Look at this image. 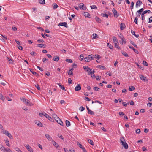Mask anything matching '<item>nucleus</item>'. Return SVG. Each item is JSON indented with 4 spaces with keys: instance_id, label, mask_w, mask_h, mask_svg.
I'll return each instance as SVG.
<instances>
[{
    "instance_id": "nucleus-40",
    "label": "nucleus",
    "mask_w": 152,
    "mask_h": 152,
    "mask_svg": "<svg viewBox=\"0 0 152 152\" xmlns=\"http://www.w3.org/2000/svg\"><path fill=\"white\" fill-rule=\"evenodd\" d=\"M97 36V35L95 33H94L93 34V39H96Z\"/></svg>"
},
{
    "instance_id": "nucleus-17",
    "label": "nucleus",
    "mask_w": 152,
    "mask_h": 152,
    "mask_svg": "<svg viewBox=\"0 0 152 152\" xmlns=\"http://www.w3.org/2000/svg\"><path fill=\"white\" fill-rule=\"evenodd\" d=\"M29 70H30V71L31 72H32V73L34 75L36 76H38V75H39L36 72L33 71V70L31 69H29Z\"/></svg>"
},
{
    "instance_id": "nucleus-19",
    "label": "nucleus",
    "mask_w": 152,
    "mask_h": 152,
    "mask_svg": "<svg viewBox=\"0 0 152 152\" xmlns=\"http://www.w3.org/2000/svg\"><path fill=\"white\" fill-rule=\"evenodd\" d=\"M140 79L142 80L145 81L146 80V78L143 75H141L140 76Z\"/></svg>"
},
{
    "instance_id": "nucleus-44",
    "label": "nucleus",
    "mask_w": 152,
    "mask_h": 152,
    "mask_svg": "<svg viewBox=\"0 0 152 152\" xmlns=\"http://www.w3.org/2000/svg\"><path fill=\"white\" fill-rule=\"evenodd\" d=\"M136 48H137V45L132 41H131L130 42Z\"/></svg>"
},
{
    "instance_id": "nucleus-53",
    "label": "nucleus",
    "mask_w": 152,
    "mask_h": 152,
    "mask_svg": "<svg viewBox=\"0 0 152 152\" xmlns=\"http://www.w3.org/2000/svg\"><path fill=\"white\" fill-rule=\"evenodd\" d=\"M143 64L145 66H147L148 65V63L145 61H144L142 62Z\"/></svg>"
},
{
    "instance_id": "nucleus-7",
    "label": "nucleus",
    "mask_w": 152,
    "mask_h": 152,
    "mask_svg": "<svg viewBox=\"0 0 152 152\" xmlns=\"http://www.w3.org/2000/svg\"><path fill=\"white\" fill-rule=\"evenodd\" d=\"M79 7L83 10H85L86 8L84 7V4L83 3H81L79 4Z\"/></svg>"
},
{
    "instance_id": "nucleus-24",
    "label": "nucleus",
    "mask_w": 152,
    "mask_h": 152,
    "mask_svg": "<svg viewBox=\"0 0 152 152\" xmlns=\"http://www.w3.org/2000/svg\"><path fill=\"white\" fill-rule=\"evenodd\" d=\"M52 117L55 119V120H56L59 117H58L57 115L55 114H52Z\"/></svg>"
},
{
    "instance_id": "nucleus-63",
    "label": "nucleus",
    "mask_w": 152,
    "mask_h": 152,
    "mask_svg": "<svg viewBox=\"0 0 152 152\" xmlns=\"http://www.w3.org/2000/svg\"><path fill=\"white\" fill-rule=\"evenodd\" d=\"M11 150L9 149V148H5V149L4 151H6L7 152H10V151H11Z\"/></svg>"
},
{
    "instance_id": "nucleus-57",
    "label": "nucleus",
    "mask_w": 152,
    "mask_h": 152,
    "mask_svg": "<svg viewBox=\"0 0 152 152\" xmlns=\"http://www.w3.org/2000/svg\"><path fill=\"white\" fill-rule=\"evenodd\" d=\"M134 5V2L133 1L131 3V6H130V8H131V10H132L133 9Z\"/></svg>"
},
{
    "instance_id": "nucleus-42",
    "label": "nucleus",
    "mask_w": 152,
    "mask_h": 152,
    "mask_svg": "<svg viewBox=\"0 0 152 152\" xmlns=\"http://www.w3.org/2000/svg\"><path fill=\"white\" fill-rule=\"evenodd\" d=\"M121 53L125 57H127L128 56L127 53L125 52H121Z\"/></svg>"
},
{
    "instance_id": "nucleus-36",
    "label": "nucleus",
    "mask_w": 152,
    "mask_h": 152,
    "mask_svg": "<svg viewBox=\"0 0 152 152\" xmlns=\"http://www.w3.org/2000/svg\"><path fill=\"white\" fill-rule=\"evenodd\" d=\"M135 89V88L133 86H131V87H129V91H132L134 90Z\"/></svg>"
},
{
    "instance_id": "nucleus-38",
    "label": "nucleus",
    "mask_w": 152,
    "mask_h": 152,
    "mask_svg": "<svg viewBox=\"0 0 152 152\" xmlns=\"http://www.w3.org/2000/svg\"><path fill=\"white\" fill-rule=\"evenodd\" d=\"M88 141L91 145H94L93 141L92 140H91L89 139L88 140Z\"/></svg>"
},
{
    "instance_id": "nucleus-8",
    "label": "nucleus",
    "mask_w": 152,
    "mask_h": 152,
    "mask_svg": "<svg viewBox=\"0 0 152 152\" xmlns=\"http://www.w3.org/2000/svg\"><path fill=\"white\" fill-rule=\"evenodd\" d=\"M142 3L140 0H138L136 2V7L138 8L141 5Z\"/></svg>"
},
{
    "instance_id": "nucleus-4",
    "label": "nucleus",
    "mask_w": 152,
    "mask_h": 152,
    "mask_svg": "<svg viewBox=\"0 0 152 152\" xmlns=\"http://www.w3.org/2000/svg\"><path fill=\"white\" fill-rule=\"evenodd\" d=\"M39 115L41 117H42L43 116H45L47 118L51 121H52L53 120L52 118L49 115L47 114L45 112H43L42 113H39Z\"/></svg>"
},
{
    "instance_id": "nucleus-34",
    "label": "nucleus",
    "mask_w": 152,
    "mask_h": 152,
    "mask_svg": "<svg viewBox=\"0 0 152 152\" xmlns=\"http://www.w3.org/2000/svg\"><path fill=\"white\" fill-rule=\"evenodd\" d=\"M139 10H138L136 12V14L137 15V17L140 16L142 13L140 12H139Z\"/></svg>"
},
{
    "instance_id": "nucleus-48",
    "label": "nucleus",
    "mask_w": 152,
    "mask_h": 152,
    "mask_svg": "<svg viewBox=\"0 0 152 152\" xmlns=\"http://www.w3.org/2000/svg\"><path fill=\"white\" fill-rule=\"evenodd\" d=\"M15 150L18 152H22L21 150L18 148L16 147L15 148Z\"/></svg>"
},
{
    "instance_id": "nucleus-56",
    "label": "nucleus",
    "mask_w": 152,
    "mask_h": 152,
    "mask_svg": "<svg viewBox=\"0 0 152 152\" xmlns=\"http://www.w3.org/2000/svg\"><path fill=\"white\" fill-rule=\"evenodd\" d=\"M137 20H138V18H137V17H136L134 19V21L135 23L137 24H138Z\"/></svg>"
},
{
    "instance_id": "nucleus-45",
    "label": "nucleus",
    "mask_w": 152,
    "mask_h": 152,
    "mask_svg": "<svg viewBox=\"0 0 152 152\" xmlns=\"http://www.w3.org/2000/svg\"><path fill=\"white\" fill-rule=\"evenodd\" d=\"M68 82L69 84H71L72 83V81L71 78H69L68 80Z\"/></svg>"
},
{
    "instance_id": "nucleus-61",
    "label": "nucleus",
    "mask_w": 152,
    "mask_h": 152,
    "mask_svg": "<svg viewBox=\"0 0 152 152\" xmlns=\"http://www.w3.org/2000/svg\"><path fill=\"white\" fill-rule=\"evenodd\" d=\"M140 130L139 129H138L136 130V133H140Z\"/></svg>"
},
{
    "instance_id": "nucleus-23",
    "label": "nucleus",
    "mask_w": 152,
    "mask_h": 152,
    "mask_svg": "<svg viewBox=\"0 0 152 152\" xmlns=\"http://www.w3.org/2000/svg\"><path fill=\"white\" fill-rule=\"evenodd\" d=\"M59 59V58L58 56H56L53 58V60L55 61H58Z\"/></svg>"
},
{
    "instance_id": "nucleus-54",
    "label": "nucleus",
    "mask_w": 152,
    "mask_h": 152,
    "mask_svg": "<svg viewBox=\"0 0 152 152\" xmlns=\"http://www.w3.org/2000/svg\"><path fill=\"white\" fill-rule=\"evenodd\" d=\"M37 42L39 43H43L44 42V41L43 39H38L37 40Z\"/></svg>"
},
{
    "instance_id": "nucleus-30",
    "label": "nucleus",
    "mask_w": 152,
    "mask_h": 152,
    "mask_svg": "<svg viewBox=\"0 0 152 152\" xmlns=\"http://www.w3.org/2000/svg\"><path fill=\"white\" fill-rule=\"evenodd\" d=\"M107 45L108 47L110 49L113 50V46L110 44L107 43Z\"/></svg>"
},
{
    "instance_id": "nucleus-13",
    "label": "nucleus",
    "mask_w": 152,
    "mask_h": 152,
    "mask_svg": "<svg viewBox=\"0 0 152 152\" xmlns=\"http://www.w3.org/2000/svg\"><path fill=\"white\" fill-rule=\"evenodd\" d=\"M56 120L57 123L59 124L61 126H63V122L59 118Z\"/></svg>"
},
{
    "instance_id": "nucleus-21",
    "label": "nucleus",
    "mask_w": 152,
    "mask_h": 152,
    "mask_svg": "<svg viewBox=\"0 0 152 152\" xmlns=\"http://www.w3.org/2000/svg\"><path fill=\"white\" fill-rule=\"evenodd\" d=\"M58 85L59 86L60 88L62 90L66 91L65 90V87L64 86L61 85L60 83H58Z\"/></svg>"
},
{
    "instance_id": "nucleus-10",
    "label": "nucleus",
    "mask_w": 152,
    "mask_h": 152,
    "mask_svg": "<svg viewBox=\"0 0 152 152\" xmlns=\"http://www.w3.org/2000/svg\"><path fill=\"white\" fill-rule=\"evenodd\" d=\"M75 90L76 91H79L81 89V87L80 84H78L77 86L75 88Z\"/></svg>"
},
{
    "instance_id": "nucleus-2",
    "label": "nucleus",
    "mask_w": 152,
    "mask_h": 152,
    "mask_svg": "<svg viewBox=\"0 0 152 152\" xmlns=\"http://www.w3.org/2000/svg\"><path fill=\"white\" fill-rule=\"evenodd\" d=\"M83 69L85 70L88 72V75H91L92 72H93L94 69H90L89 67L87 66H84Z\"/></svg>"
},
{
    "instance_id": "nucleus-5",
    "label": "nucleus",
    "mask_w": 152,
    "mask_h": 152,
    "mask_svg": "<svg viewBox=\"0 0 152 152\" xmlns=\"http://www.w3.org/2000/svg\"><path fill=\"white\" fill-rule=\"evenodd\" d=\"M93 56L94 55L92 54L89 55L87 57L85 58H84V60L86 61L87 62H89L91 60H92L94 59V57H93Z\"/></svg>"
},
{
    "instance_id": "nucleus-46",
    "label": "nucleus",
    "mask_w": 152,
    "mask_h": 152,
    "mask_svg": "<svg viewBox=\"0 0 152 152\" xmlns=\"http://www.w3.org/2000/svg\"><path fill=\"white\" fill-rule=\"evenodd\" d=\"M115 47L117 48L118 49H120V47L118 45V43H115Z\"/></svg>"
},
{
    "instance_id": "nucleus-58",
    "label": "nucleus",
    "mask_w": 152,
    "mask_h": 152,
    "mask_svg": "<svg viewBox=\"0 0 152 152\" xmlns=\"http://www.w3.org/2000/svg\"><path fill=\"white\" fill-rule=\"evenodd\" d=\"M119 37L121 38V39L123 41H124V37L123 36L122 34H120V36H119Z\"/></svg>"
},
{
    "instance_id": "nucleus-3",
    "label": "nucleus",
    "mask_w": 152,
    "mask_h": 152,
    "mask_svg": "<svg viewBox=\"0 0 152 152\" xmlns=\"http://www.w3.org/2000/svg\"><path fill=\"white\" fill-rule=\"evenodd\" d=\"M20 99L23 101L25 104L27 106H32L33 104L31 102H30V101L28 102L27 99H25V98H20Z\"/></svg>"
},
{
    "instance_id": "nucleus-41",
    "label": "nucleus",
    "mask_w": 152,
    "mask_h": 152,
    "mask_svg": "<svg viewBox=\"0 0 152 152\" xmlns=\"http://www.w3.org/2000/svg\"><path fill=\"white\" fill-rule=\"evenodd\" d=\"M2 132L3 134H5L7 136V134L8 133H9V132L7 130H3Z\"/></svg>"
},
{
    "instance_id": "nucleus-35",
    "label": "nucleus",
    "mask_w": 152,
    "mask_h": 152,
    "mask_svg": "<svg viewBox=\"0 0 152 152\" xmlns=\"http://www.w3.org/2000/svg\"><path fill=\"white\" fill-rule=\"evenodd\" d=\"M95 71L94 70L93 72H92V73H91V76L92 78H95V76L94 74V73H95Z\"/></svg>"
},
{
    "instance_id": "nucleus-52",
    "label": "nucleus",
    "mask_w": 152,
    "mask_h": 152,
    "mask_svg": "<svg viewBox=\"0 0 152 152\" xmlns=\"http://www.w3.org/2000/svg\"><path fill=\"white\" fill-rule=\"evenodd\" d=\"M66 61L67 62L70 63H72L73 62L72 59H66Z\"/></svg>"
},
{
    "instance_id": "nucleus-60",
    "label": "nucleus",
    "mask_w": 152,
    "mask_h": 152,
    "mask_svg": "<svg viewBox=\"0 0 152 152\" xmlns=\"http://www.w3.org/2000/svg\"><path fill=\"white\" fill-rule=\"evenodd\" d=\"M142 149L143 151H147V149L144 146H143L142 148Z\"/></svg>"
},
{
    "instance_id": "nucleus-32",
    "label": "nucleus",
    "mask_w": 152,
    "mask_h": 152,
    "mask_svg": "<svg viewBox=\"0 0 152 152\" xmlns=\"http://www.w3.org/2000/svg\"><path fill=\"white\" fill-rule=\"evenodd\" d=\"M6 148L2 145H0V149L2 151H4Z\"/></svg>"
},
{
    "instance_id": "nucleus-6",
    "label": "nucleus",
    "mask_w": 152,
    "mask_h": 152,
    "mask_svg": "<svg viewBox=\"0 0 152 152\" xmlns=\"http://www.w3.org/2000/svg\"><path fill=\"white\" fill-rule=\"evenodd\" d=\"M112 12L114 14V15L115 17L117 18L119 16V13L114 8L113 9Z\"/></svg>"
},
{
    "instance_id": "nucleus-12",
    "label": "nucleus",
    "mask_w": 152,
    "mask_h": 152,
    "mask_svg": "<svg viewBox=\"0 0 152 152\" xmlns=\"http://www.w3.org/2000/svg\"><path fill=\"white\" fill-rule=\"evenodd\" d=\"M129 48L132 49L134 51V52L138 54L139 53V52H138V51L136 49L134 48L132 46L129 45Z\"/></svg>"
},
{
    "instance_id": "nucleus-15",
    "label": "nucleus",
    "mask_w": 152,
    "mask_h": 152,
    "mask_svg": "<svg viewBox=\"0 0 152 152\" xmlns=\"http://www.w3.org/2000/svg\"><path fill=\"white\" fill-rule=\"evenodd\" d=\"M45 136L49 141H51L52 140V141H53V140L52 139V137L48 134H46L45 135Z\"/></svg>"
},
{
    "instance_id": "nucleus-62",
    "label": "nucleus",
    "mask_w": 152,
    "mask_h": 152,
    "mask_svg": "<svg viewBox=\"0 0 152 152\" xmlns=\"http://www.w3.org/2000/svg\"><path fill=\"white\" fill-rule=\"evenodd\" d=\"M80 61H82L83 59V58H84V56L83 55H81L80 56Z\"/></svg>"
},
{
    "instance_id": "nucleus-31",
    "label": "nucleus",
    "mask_w": 152,
    "mask_h": 152,
    "mask_svg": "<svg viewBox=\"0 0 152 152\" xmlns=\"http://www.w3.org/2000/svg\"><path fill=\"white\" fill-rule=\"evenodd\" d=\"M39 3L41 4H45V0H39Z\"/></svg>"
},
{
    "instance_id": "nucleus-33",
    "label": "nucleus",
    "mask_w": 152,
    "mask_h": 152,
    "mask_svg": "<svg viewBox=\"0 0 152 152\" xmlns=\"http://www.w3.org/2000/svg\"><path fill=\"white\" fill-rule=\"evenodd\" d=\"M53 145L56 148H58L59 147V145L56 143L55 141H53Z\"/></svg>"
},
{
    "instance_id": "nucleus-20",
    "label": "nucleus",
    "mask_w": 152,
    "mask_h": 152,
    "mask_svg": "<svg viewBox=\"0 0 152 152\" xmlns=\"http://www.w3.org/2000/svg\"><path fill=\"white\" fill-rule=\"evenodd\" d=\"M113 40L114 43H118V41L117 38L115 37H113Z\"/></svg>"
},
{
    "instance_id": "nucleus-9",
    "label": "nucleus",
    "mask_w": 152,
    "mask_h": 152,
    "mask_svg": "<svg viewBox=\"0 0 152 152\" xmlns=\"http://www.w3.org/2000/svg\"><path fill=\"white\" fill-rule=\"evenodd\" d=\"M25 147L27 150L30 152H33V150L29 145H27L25 146Z\"/></svg>"
},
{
    "instance_id": "nucleus-16",
    "label": "nucleus",
    "mask_w": 152,
    "mask_h": 152,
    "mask_svg": "<svg viewBox=\"0 0 152 152\" xmlns=\"http://www.w3.org/2000/svg\"><path fill=\"white\" fill-rule=\"evenodd\" d=\"M46 45L44 44H41L37 45V46L39 48H44L46 47Z\"/></svg>"
},
{
    "instance_id": "nucleus-27",
    "label": "nucleus",
    "mask_w": 152,
    "mask_h": 152,
    "mask_svg": "<svg viewBox=\"0 0 152 152\" xmlns=\"http://www.w3.org/2000/svg\"><path fill=\"white\" fill-rule=\"evenodd\" d=\"M95 19L96 21L98 23H101V20L100 18H99L98 17L96 16L95 17Z\"/></svg>"
},
{
    "instance_id": "nucleus-49",
    "label": "nucleus",
    "mask_w": 152,
    "mask_h": 152,
    "mask_svg": "<svg viewBox=\"0 0 152 152\" xmlns=\"http://www.w3.org/2000/svg\"><path fill=\"white\" fill-rule=\"evenodd\" d=\"M88 114L91 115H93L94 114V112L91 110H90L88 111Z\"/></svg>"
},
{
    "instance_id": "nucleus-39",
    "label": "nucleus",
    "mask_w": 152,
    "mask_h": 152,
    "mask_svg": "<svg viewBox=\"0 0 152 152\" xmlns=\"http://www.w3.org/2000/svg\"><path fill=\"white\" fill-rule=\"evenodd\" d=\"M94 58H98V59L101 58L100 56L98 55H95L94 56Z\"/></svg>"
},
{
    "instance_id": "nucleus-28",
    "label": "nucleus",
    "mask_w": 152,
    "mask_h": 152,
    "mask_svg": "<svg viewBox=\"0 0 152 152\" xmlns=\"http://www.w3.org/2000/svg\"><path fill=\"white\" fill-rule=\"evenodd\" d=\"M58 136L59 138L61 139L63 141L64 140V137L61 134H58Z\"/></svg>"
},
{
    "instance_id": "nucleus-59",
    "label": "nucleus",
    "mask_w": 152,
    "mask_h": 152,
    "mask_svg": "<svg viewBox=\"0 0 152 152\" xmlns=\"http://www.w3.org/2000/svg\"><path fill=\"white\" fill-rule=\"evenodd\" d=\"M8 58V60L9 61V62L10 63L12 64L13 63V61L12 59L9 58Z\"/></svg>"
},
{
    "instance_id": "nucleus-18",
    "label": "nucleus",
    "mask_w": 152,
    "mask_h": 152,
    "mask_svg": "<svg viewBox=\"0 0 152 152\" xmlns=\"http://www.w3.org/2000/svg\"><path fill=\"white\" fill-rule=\"evenodd\" d=\"M83 15L86 17H90V14L87 12H85L83 13Z\"/></svg>"
},
{
    "instance_id": "nucleus-26",
    "label": "nucleus",
    "mask_w": 152,
    "mask_h": 152,
    "mask_svg": "<svg viewBox=\"0 0 152 152\" xmlns=\"http://www.w3.org/2000/svg\"><path fill=\"white\" fill-rule=\"evenodd\" d=\"M97 67L99 69H102L103 70L105 69L106 68L104 66L102 65H98L97 66Z\"/></svg>"
},
{
    "instance_id": "nucleus-64",
    "label": "nucleus",
    "mask_w": 152,
    "mask_h": 152,
    "mask_svg": "<svg viewBox=\"0 0 152 152\" xmlns=\"http://www.w3.org/2000/svg\"><path fill=\"white\" fill-rule=\"evenodd\" d=\"M152 22V16H151L149 18V23H150Z\"/></svg>"
},
{
    "instance_id": "nucleus-25",
    "label": "nucleus",
    "mask_w": 152,
    "mask_h": 152,
    "mask_svg": "<svg viewBox=\"0 0 152 152\" xmlns=\"http://www.w3.org/2000/svg\"><path fill=\"white\" fill-rule=\"evenodd\" d=\"M4 141L7 145L9 147H10V142L8 140V139L5 140Z\"/></svg>"
},
{
    "instance_id": "nucleus-1",
    "label": "nucleus",
    "mask_w": 152,
    "mask_h": 152,
    "mask_svg": "<svg viewBox=\"0 0 152 152\" xmlns=\"http://www.w3.org/2000/svg\"><path fill=\"white\" fill-rule=\"evenodd\" d=\"M120 142L121 143L122 145L124 146L125 149L128 148V146L127 143L125 140L124 139L123 137H121L120 138Z\"/></svg>"
},
{
    "instance_id": "nucleus-14",
    "label": "nucleus",
    "mask_w": 152,
    "mask_h": 152,
    "mask_svg": "<svg viewBox=\"0 0 152 152\" xmlns=\"http://www.w3.org/2000/svg\"><path fill=\"white\" fill-rule=\"evenodd\" d=\"M120 29L121 30H123L125 28L126 26L125 24L124 23H122L120 24Z\"/></svg>"
},
{
    "instance_id": "nucleus-11",
    "label": "nucleus",
    "mask_w": 152,
    "mask_h": 152,
    "mask_svg": "<svg viewBox=\"0 0 152 152\" xmlns=\"http://www.w3.org/2000/svg\"><path fill=\"white\" fill-rule=\"evenodd\" d=\"M59 25L63 26L66 28H67L68 27L67 24L66 22L60 23L59 24Z\"/></svg>"
},
{
    "instance_id": "nucleus-22",
    "label": "nucleus",
    "mask_w": 152,
    "mask_h": 152,
    "mask_svg": "<svg viewBox=\"0 0 152 152\" xmlns=\"http://www.w3.org/2000/svg\"><path fill=\"white\" fill-rule=\"evenodd\" d=\"M35 123L40 127H42V123L39 121H37Z\"/></svg>"
},
{
    "instance_id": "nucleus-47",
    "label": "nucleus",
    "mask_w": 152,
    "mask_h": 152,
    "mask_svg": "<svg viewBox=\"0 0 152 152\" xmlns=\"http://www.w3.org/2000/svg\"><path fill=\"white\" fill-rule=\"evenodd\" d=\"M53 9H56L58 7V6L56 4L54 3L53 5Z\"/></svg>"
},
{
    "instance_id": "nucleus-51",
    "label": "nucleus",
    "mask_w": 152,
    "mask_h": 152,
    "mask_svg": "<svg viewBox=\"0 0 152 152\" xmlns=\"http://www.w3.org/2000/svg\"><path fill=\"white\" fill-rule=\"evenodd\" d=\"M79 109L81 111H82L84 110L85 108L82 106H81L80 107Z\"/></svg>"
},
{
    "instance_id": "nucleus-55",
    "label": "nucleus",
    "mask_w": 152,
    "mask_h": 152,
    "mask_svg": "<svg viewBox=\"0 0 152 152\" xmlns=\"http://www.w3.org/2000/svg\"><path fill=\"white\" fill-rule=\"evenodd\" d=\"M101 15L104 17H106L107 18H108V15L105 13H102L101 14Z\"/></svg>"
},
{
    "instance_id": "nucleus-43",
    "label": "nucleus",
    "mask_w": 152,
    "mask_h": 152,
    "mask_svg": "<svg viewBox=\"0 0 152 152\" xmlns=\"http://www.w3.org/2000/svg\"><path fill=\"white\" fill-rule=\"evenodd\" d=\"M0 99L1 100L4 101L5 100V98L4 97L2 94L0 93Z\"/></svg>"
},
{
    "instance_id": "nucleus-37",
    "label": "nucleus",
    "mask_w": 152,
    "mask_h": 152,
    "mask_svg": "<svg viewBox=\"0 0 152 152\" xmlns=\"http://www.w3.org/2000/svg\"><path fill=\"white\" fill-rule=\"evenodd\" d=\"M90 7L92 9L96 10L97 9V7L96 5L91 6Z\"/></svg>"
},
{
    "instance_id": "nucleus-29",
    "label": "nucleus",
    "mask_w": 152,
    "mask_h": 152,
    "mask_svg": "<svg viewBox=\"0 0 152 152\" xmlns=\"http://www.w3.org/2000/svg\"><path fill=\"white\" fill-rule=\"evenodd\" d=\"M66 126L67 127L69 126L70 125V123L69 121L66 120Z\"/></svg>"
},
{
    "instance_id": "nucleus-50",
    "label": "nucleus",
    "mask_w": 152,
    "mask_h": 152,
    "mask_svg": "<svg viewBox=\"0 0 152 152\" xmlns=\"http://www.w3.org/2000/svg\"><path fill=\"white\" fill-rule=\"evenodd\" d=\"M7 136L10 139H12L13 138V137L11 135V134L9 132L7 134Z\"/></svg>"
}]
</instances>
